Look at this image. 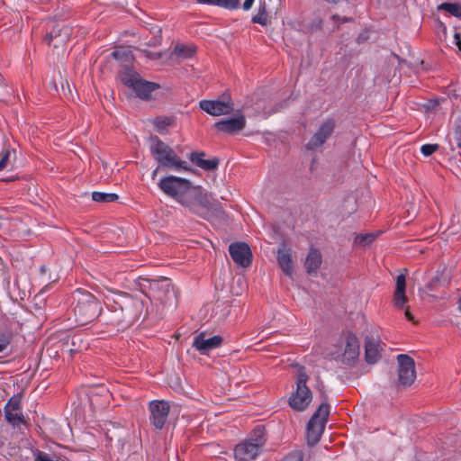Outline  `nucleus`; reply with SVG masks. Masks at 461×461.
Wrapping results in <instances>:
<instances>
[{
	"mask_svg": "<svg viewBox=\"0 0 461 461\" xmlns=\"http://www.w3.org/2000/svg\"><path fill=\"white\" fill-rule=\"evenodd\" d=\"M158 187L167 196L176 200L188 212L204 217L211 207L210 197L199 185L176 176L160 179Z\"/></svg>",
	"mask_w": 461,
	"mask_h": 461,
	"instance_id": "nucleus-1",
	"label": "nucleus"
},
{
	"mask_svg": "<svg viewBox=\"0 0 461 461\" xmlns=\"http://www.w3.org/2000/svg\"><path fill=\"white\" fill-rule=\"evenodd\" d=\"M112 313L111 321L116 324L131 323L142 312V302L129 294H121L112 303H108Z\"/></svg>",
	"mask_w": 461,
	"mask_h": 461,
	"instance_id": "nucleus-2",
	"label": "nucleus"
},
{
	"mask_svg": "<svg viewBox=\"0 0 461 461\" xmlns=\"http://www.w3.org/2000/svg\"><path fill=\"white\" fill-rule=\"evenodd\" d=\"M149 150L159 167L174 170H189L186 162L183 161L167 144L158 137L150 138Z\"/></svg>",
	"mask_w": 461,
	"mask_h": 461,
	"instance_id": "nucleus-3",
	"label": "nucleus"
},
{
	"mask_svg": "<svg viewBox=\"0 0 461 461\" xmlns=\"http://www.w3.org/2000/svg\"><path fill=\"white\" fill-rule=\"evenodd\" d=\"M77 302L74 307V312L77 321L80 324H86L95 320L101 312V305L97 299L88 292L77 291L75 294Z\"/></svg>",
	"mask_w": 461,
	"mask_h": 461,
	"instance_id": "nucleus-4",
	"label": "nucleus"
},
{
	"mask_svg": "<svg viewBox=\"0 0 461 461\" xmlns=\"http://www.w3.org/2000/svg\"><path fill=\"white\" fill-rule=\"evenodd\" d=\"M295 378L296 390L291 394L288 403L293 410L303 411L312 401V393L306 384L309 375L303 366H299L297 367Z\"/></svg>",
	"mask_w": 461,
	"mask_h": 461,
	"instance_id": "nucleus-5",
	"label": "nucleus"
},
{
	"mask_svg": "<svg viewBox=\"0 0 461 461\" xmlns=\"http://www.w3.org/2000/svg\"><path fill=\"white\" fill-rule=\"evenodd\" d=\"M122 82L132 89L136 95L143 100L151 98V94L159 88V85L144 80L136 72L127 69L121 74Z\"/></svg>",
	"mask_w": 461,
	"mask_h": 461,
	"instance_id": "nucleus-6",
	"label": "nucleus"
},
{
	"mask_svg": "<svg viewBox=\"0 0 461 461\" xmlns=\"http://www.w3.org/2000/svg\"><path fill=\"white\" fill-rule=\"evenodd\" d=\"M145 282L146 284L141 285L148 289L146 294L152 302L162 305H167L172 302L174 291L168 280H146Z\"/></svg>",
	"mask_w": 461,
	"mask_h": 461,
	"instance_id": "nucleus-7",
	"label": "nucleus"
},
{
	"mask_svg": "<svg viewBox=\"0 0 461 461\" xmlns=\"http://www.w3.org/2000/svg\"><path fill=\"white\" fill-rule=\"evenodd\" d=\"M256 432L259 433L256 438L246 439L235 447L234 456L237 461H253L260 453L265 439L261 429H258Z\"/></svg>",
	"mask_w": 461,
	"mask_h": 461,
	"instance_id": "nucleus-8",
	"label": "nucleus"
},
{
	"mask_svg": "<svg viewBox=\"0 0 461 461\" xmlns=\"http://www.w3.org/2000/svg\"><path fill=\"white\" fill-rule=\"evenodd\" d=\"M330 413V406L326 402L320 404L307 424V438L316 443L323 432L325 423Z\"/></svg>",
	"mask_w": 461,
	"mask_h": 461,
	"instance_id": "nucleus-9",
	"label": "nucleus"
},
{
	"mask_svg": "<svg viewBox=\"0 0 461 461\" xmlns=\"http://www.w3.org/2000/svg\"><path fill=\"white\" fill-rule=\"evenodd\" d=\"M199 107L212 116L227 115L234 109L230 96H224L222 99L202 100L199 103Z\"/></svg>",
	"mask_w": 461,
	"mask_h": 461,
	"instance_id": "nucleus-10",
	"label": "nucleus"
},
{
	"mask_svg": "<svg viewBox=\"0 0 461 461\" xmlns=\"http://www.w3.org/2000/svg\"><path fill=\"white\" fill-rule=\"evenodd\" d=\"M398 359V376L401 385L410 386L416 378V370L414 360L407 355H399Z\"/></svg>",
	"mask_w": 461,
	"mask_h": 461,
	"instance_id": "nucleus-11",
	"label": "nucleus"
},
{
	"mask_svg": "<svg viewBox=\"0 0 461 461\" xmlns=\"http://www.w3.org/2000/svg\"><path fill=\"white\" fill-rule=\"evenodd\" d=\"M169 403L166 401H151L149 404V410L150 412L149 420L150 423L157 429H161L169 413Z\"/></svg>",
	"mask_w": 461,
	"mask_h": 461,
	"instance_id": "nucleus-12",
	"label": "nucleus"
},
{
	"mask_svg": "<svg viewBox=\"0 0 461 461\" xmlns=\"http://www.w3.org/2000/svg\"><path fill=\"white\" fill-rule=\"evenodd\" d=\"M229 252L238 266L247 267L251 264L252 253L248 244L244 242L232 243L229 247Z\"/></svg>",
	"mask_w": 461,
	"mask_h": 461,
	"instance_id": "nucleus-13",
	"label": "nucleus"
},
{
	"mask_svg": "<svg viewBox=\"0 0 461 461\" xmlns=\"http://www.w3.org/2000/svg\"><path fill=\"white\" fill-rule=\"evenodd\" d=\"M335 122L333 120L323 122L317 131L314 133L311 140L307 144L309 149H314L321 147L334 131Z\"/></svg>",
	"mask_w": 461,
	"mask_h": 461,
	"instance_id": "nucleus-14",
	"label": "nucleus"
},
{
	"mask_svg": "<svg viewBox=\"0 0 461 461\" xmlns=\"http://www.w3.org/2000/svg\"><path fill=\"white\" fill-rule=\"evenodd\" d=\"M246 126V118L243 114H239L233 118L222 120L214 123V128L221 132L227 134H235L242 131Z\"/></svg>",
	"mask_w": 461,
	"mask_h": 461,
	"instance_id": "nucleus-15",
	"label": "nucleus"
},
{
	"mask_svg": "<svg viewBox=\"0 0 461 461\" xmlns=\"http://www.w3.org/2000/svg\"><path fill=\"white\" fill-rule=\"evenodd\" d=\"M222 339L220 336L207 338L204 333H200L194 337L193 347L201 354H208L209 351L221 346Z\"/></svg>",
	"mask_w": 461,
	"mask_h": 461,
	"instance_id": "nucleus-16",
	"label": "nucleus"
},
{
	"mask_svg": "<svg viewBox=\"0 0 461 461\" xmlns=\"http://www.w3.org/2000/svg\"><path fill=\"white\" fill-rule=\"evenodd\" d=\"M382 350L380 339L377 337H366V360L369 364H374L380 358Z\"/></svg>",
	"mask_w": 461,
	"mask_h": 461,
	"instance_id": "nucleus-17",
	"label": "nucleus"
},
{
	"mask_svg": "<svg viewBox=\"0 0 461 461\" xmlns=\"http://www.w3.org/2000/svg\"><path fill=\"white\" fill-rule=\"evenodd\" d=\"M360 348L357 339L354 335H348L346 338V346L343 358L347 363L355 361L359 356Z\"/></svg>",
	"mask_w": 461,
	"mask_h": 461,
	"instance_id": "nucleus-18",
	"label": "nucleus"
},
{
	"mask_svg": "<svg viewBox=\"0 0 461 461\" xmlns=\"http://www.w3.org/2000/svg\"><path fill=\"white\" fill-rule=\"evenodd\" d=\"M406 278L404 275H399L396 278V287L393 294V303L397 308H402L408 299L405 295Z\"/></svg>",
	"mask_w": 461,
	"mask_h": 461,
	"instance_id": "nucleus-19",
	"label": "nucleus"
},
{
	"mask_svg": "<svg viewBox=\"0 0 461 461\" xmlns=\"http://www.w3.org/2000/svg\"><path fill=\"white\" fill-rule=\"evenodd\" d=\"M277 260L280 267L286 276H291L294 271L293 261L289 250L285 248L279 249Z\"/></svg>",
	"mask_w": 461,
	"mask_h": 461,
	"instance_id": "nucleus-20",
	"label": "nucleus"
},
{
	"mask_svg": "<svg viewBox=\"0 0 461 461\" xmlns=\"http://www.w3.org/2000/svg\"><path fill=\"white\" fill-rule=\"evenodd\" d=\"M203 157V153L193 152L190 155V160L204 170H211L217 167L219 164V160L217 158L204 159Z\"/></svg>",
	"mask_w": 461,
	"mask_h": 461,
	"instance_id": "nucleus-21",
	"label": "nucleus"
},
{
	"mask_svg": "<svg viewBox=\"0 0 461 461\" xmlns=\"http://www.w3.org/2000/svg\"><path fill=\"white\" fill-rule=\"evenodd\" d=\"M321 264V255L317 249H311L306 260L305 267L308 273L316 271Z\"/></svg>",
	"mask_w": 461,
	"mask_h": 461,
	"instance_id": "nucleus-22",
	"label": "nucleus"
},
{
	"mask_svg": "<svg viewBox=\"0 0 461 461\" xmlns=\"http://www.w3.org/2000/svg\"><path fill=\"white\" fill-rule=\"evenodd\" d=\"M71 34V28L67 25H57V27L50 32V39L48 40V43H50V41L53 37L59 38V43L67 42L69 40Z\"/></svg>",
	"mask_w": 461,
	"mask_h": 461,
	"instance_id": "nucleus-23",
	"label": "nucleus"
},
{
	"mask_svg": "<svg viewBox=\"0 0 461 461\" xmlns=\"http://www.w3.org/2000/svg\"><path fill=\"white\" fill-rule=\"evenodd\" d=\"M269 8L266 6V0H260L258 13L252 18V22L266 26L268 23Z\"/></svg>",
	"mask_w": 461,
	"mask_h": 461,
	"instance_id": "nucleus-24",
	"label": "nucleus"
},
{
	"mask_svg": "<svg viewBox=\"0 0 461 461\" xmlns=\"http://www.w3.org/2000/svg\"><path fill=\"white\" fill-rule=\"evenodd\" d=\"M118 195L113 193L93 192L92 199L97 203H112L118 200Z\"/></svg>",
	"mask_w": 461,
	"mask_h": 461,
	"instance_id": "nucleus-25",
	"label": "nucleus"
},
{
	"mask_svg": "<svg viewBox=\"0 0 461 461\" xmlns=\"http://www.w3.org/2000/svg\"><path fill=\"white\" fill-rule=\"evenodd\" d=\"M438 9L445 10L452 15L461 18V5L444 3L438 6Z\"/></svg>",
	"mask_w": 461,
	"mask_h": 461,
	"instance_id": "nucleus-26",
	"label": "nucleus"
},
{
	"mask_svg": "<svg viewBox=\"0 0 461 461\" xmlns=\"http://www.w3.org/2000/svg\"><path fill=\"white\" fill-rule=\"evenodd\" d=\"M5 419L13 425H19L23 421L21 411H5Z\"/></svg>",
	"mask_w": 461,
	"mask_h": 461,
	"instance_id": "nucleus-27",
	"label": "nucleus"
},
{
	"mask_svg": "<svg viewBox=\"0 0 461 461\" xmlns=\"http://www.w3.org/2000/svg\"><path fill=\"white\" fill-rule=\"evenodd\" d=\"M21 399L18 396H14L9 399L5 406V411H20Z\"/></svg>",
	"mask_w": 461,
	"mask_h": 461,
	"instance_id": "nucleus-28",
	"label": "nucleus"
},
{
	"mask_svg": "<svg viewBox=\"0 0 461 461\" xmlns=\"http://www.w3.org/2000/svg\"><path fill=\"white\" fill-rule=\"evenodd\" d=\"M194 47L193 46H176L175 48V52L184 58H189L194 53Z\"/></svg>",
	"mask_w": 461,
	"mask_h": 461,
	"instance_id": "nucleus-29",
	"label": "nucleus"
},
{
	"mask_svg": "<svg viewBox=\"0 0 461 461\" xmlns=\"http://www.w3.org/2000/svg\"><path fill=\"white\" fill-rule=\"evenodd\" d=\"M375 238L373 233L361 234L356 237L355 242L360 246H366L372 243Z\"/></svg>",
	"mask_w": 461,
	"mask_h": 461,
	"instance_id": "nucleus-30",
	"label": "nucleus"
},
{
	"mask_svg": "<svg viewBox=\"0 0 461 461\" xmlns=\"http://www.w3.org/2000/svg\"><path fill=\"white\" fill-rule=\"evenodd\" d=\"M215 5L226 9H236L240 5V0H215Z\"/></svg>",
	"mask_w": 461,
	"mask_h": 461,
	"instance_id": "nucleus-31",
	"label": "nucleus"
},
{
	"mask_svg": "<svg viewBox=\"0 0 461 461\" xmlns=\"http://www.w3.org/2000/svg\"><path fill=\"white\" fill-rule=\"evenodd\" d=\"M11 151L4 149L0 153V170H3L10 164Z\"/></svg>",
	"mask_w": 461,
	"mask_h": 461,
	"instance_id": "nucleus-32",
	"label": "nucleus"
},
{
	"mask_svg": "<svg viewBox=\"0 0 461 461\" xmlns=\"http://www.w3.org/2000/svg\"><path fill=\"white\" fill-rule=\"evenodd\" d=\"M438 144H425L421 146L420 151L425 157H429L431 154H433L436 150H438Z\"/></svg>",
	"mask_w": 461,
	"mask_h": 461,
	"instance_id": "nucleus-33",
	"label": "nucleus"
},
{
	"mask_svg": "<svg viewBox=\"0 0 461 461\" xmlns=\"http://www.w3.org/2000/svg\"><path fill=\"white\" fill-rule=\"evenodd\" d=\"M112 56L115 59H123L124 58H126L128 56V50L125 48L120 47V48L115 49L112 52Z\"/></svg>",
	"mask_w": 461,
	"mask_h": 461,
	"instance_id": "nucleus-34",
	"label": "nucleus"
},
{
	"mask_svg": "<svg viewBox=\"0 0 461 461\" xmlns=\"http://www.w3.org/2000/svg\"><path fill=\"white\" fill-rule=\"evenodd\" d=\"M34 456H35L36 461H58V460L51 459L48 454L41 452V451H37L34 454Z\"/></svg>",
	"mask_w": 461,
	"mask_h": 461,
	"instance_id": "nucleus-35",
	"label": "nucleus"
},
{
	"mask_svg": "<svg viewBox=\"0 0 461 461\" xmlns=\"http://www.w3.org/2000/svg\"><path fill=\"white\" fill-rule=\"evenodd\" d=\"M154 123L158 130H163L169 124V120L168 119H163V120L156 119Z\"/></svg>",
	"mask_w": 461,
	"mask_h": 461,
	"instance_id": "nucleus-36",
	"label": "nucleus"
},
{
	"mask_svg": "<svg viewBox=\"0 0 461 461\" xmlns=\"http://www.w3.org/2000/svg\"><path fill=\"white\" fill-rule=\"evenodd\" d=\"M456 139L457 141V146L461 148V127H458L456 131Z\"/></svg>",
	"mask_w": 461,
	"mask_h": 461,
	"instance_id": "nucleus-37",
	"label": "nucleus"
},
{
	"mask_svg": "<svg viewBox=\"0 0 461 461\" xmlns=\"http://www.w3.org/2000/svg\"><path fill=\"white\" fill-rule=\"evenodd\" d=\"M255 0H245L244 4H243V8L245 10H249L251 8V6L253 5V3H254Z\"/></svg>",
	"mask_w": 461,
	"mask_h": 461,
	"instance_id": "nucleus-38",
	"label": "nucleus"
},
{
	"mask_svg": "<svg viewBox=\"0 0 461 461\" xmlns=\"http://www.w3.org/2000/svg\"><path fill=\"white\" fill-rule=\"evenodd\" d=\"M199 4L215 5V0H195Z\"/></svg>",
	"mask_w": 461,
	"mask_h": 461,
	"instance_id": "nucleus-39",
	"label": "nucleus"
},
{
	"mask_svg": "<svg viewBox=\"0 0 461 461\" xmlns=\"http://www.w3.org/2000/svg\"><path fill=\"white\" fill-rule=\"evenodd\" d=\"M455 40H456V44L457 45L459 50L461 51V38L458 33L455 34Z\"/></svg>",
	"mask_w": 461,
	"mask_h": 461,
	"instance_id": "nucleus-40",
	"label": "nucleus"
},
{
	"mask_svg": "<svg viewBox=\"0 0 461 461\" xmlns=\"http://www.w3.org/2000/svg\"><path fill=\"white\" fill-rule=\"evenodd\" d=\"M404 314L406 316V318L409 320V321H413V316L411 315V312L409 311V309H406L405 312H404Z\"/></svg>",
	"mask_w": 461,
	"mask_h": 461,
	"instance_id": "nucleus-41",
	"label": "nucleus"
},
{
	"mask_svg": "<svg viewBox=\"0 0 461 461\" xmlns=\"http://www.w3.org/2000/svg\"><path fill=\"white\" fill-rule=\"evenodd\" d=\"M160 167H159V165H158V167H157L155 170H153V172H152V174H151V177H152V179H155V178H156V176H157V174H158V170H159V168H160Z\"/></svg>",
	"mask_w": 461,
	"mask_h": 461,
	"instance_id": "nucleus-42",
	"label": "nucleus"
},
{
	"mask_svg": "<svg viewBox=\"0 0 461 461\" xmlns=\"http://www.w3.org/2000/svg\"><path fill=\"white\" fill-rule=\"evenodd\" d=\"M294 461H302V456L300 453L294 454Z\"/></svg>",
	"mask_w": 461,
	"mask_h": 461,
	"instance_id": "nucleus-43",
	"label": "nucleus"
},
{
	"mask_svg": "<svg viewBox=\"0 0 461 461\" xmlns=\"http://www.w3.org/2000/svg\"><path fill=\"white\" fill-rule=\"evenodd\" d=\"M5 348V344L0 342V352H2Z\"/></svg>",
	"mask_w": 461,
	"mask_h": 461,
	"instance_id": "nucleus-44",
	"label": "nucleus"
},
{
	"mask_svg": "<svg viewBox=\"0 0 461 461\" xmlns=\"http://www.w3.org/2000/svg\"><path fill=\"white\" fill-rule=\"evenodd\" d=\"M324 1L329 4H336L338 2V0H324Z\"/></svg>",
	"mask_w": 461,
	"mask_h": 461,
	"instance_id": "nucleus-45",
	"label": "nucleus"
},
{
	"mask_svg": "<svg viewBox=\"0 0 461 461\" xmlns=\"http://www.w3.org/2000/svg\"><path fill=\"white\" fill-rule=\"evenodd\" d=\"M332 19H333L334 21L340 20L339 16H338V15H333V16H332Z\"/></svg>",
	"mask_w": 461,
	"mask_h": 461,
	"instance_id": "nucleus-46",
	"label": "nucleus"
},
{
	"mask_svg": "<svg viewBox=\"0 0 461 461\" xmlns=\"http://www.w3.org/2000/svg\"><path fill=\"white\" fill-rule=\"evenodd\" d=\"M270 1H271V0H266V6H267L268 8H269V6H268V2H270Z\"/></svg>",
	"mask_w": 461,
	"mask_h": 461,
	"instance_id": "nucleus-47",
	"label": "nucleus"
}]
</instances>
